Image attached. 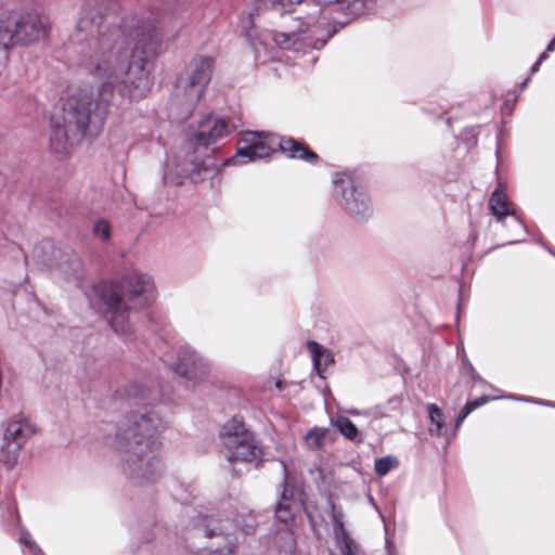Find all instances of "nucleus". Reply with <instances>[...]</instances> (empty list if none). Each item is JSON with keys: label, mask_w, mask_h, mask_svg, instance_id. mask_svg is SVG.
Returning <instances> with one entry per match:
<instances>
[{"label": "nucleus", "mask_w": 555, "mask_h": 555, "mask_svg": "<svg viewBox=\"0 0 555 555\" xmlns=\"http://www.w3.org/2000/svg\"><path fill=\"white\" fill-rule=\"evenodd\" d=\"M327 21V14L317 17L315 20L308 18L307 12L302 16L291 18L293 25L288 26L284 31H274L272 38L281 49H289L296 41V35L307 31L310 27L317 24H323Z\"/></svg>", "instance_id": "15"}, {"label": "nucleus", "mask_w": 555, "mask_h": 555, "mask_svg": "<svg viewBox=\"0 0 555 555\" xmlns=\"http://www.w3.org/2000/svg\"><path fill=\"white\" fill-rule=\"evenodd\" d=\"M335 427L351 441L361 442L362 437L356 425L346 416H338L334 422Z\"/></svg>", "instance_id": "21"}, {"label": "nucleus", "mask_w": 555, "mask_h": 555, "mask_svg": "<svg viewBox=\"0 0 555 555\" xmlns=\"http://www.w3.org/2000/svg\"><path fill=\"white\" fill-rule=\"evenodd\" d=\"M232 128L228 121L217 116L202 119L191 134V141L196 145L209 146L228 137Z\"/></svg>", "instance_id": "14"}, {"label": "nucleus", "mask_w": 555, "mask_h": 555, "mask_svg": "<svg viewBox=\"0 0 555 555\" xmlns=\"http://www.w3.org/2000/svg\"><path fill=\"white\" fill-rule=\"evenodd\" d=\"M257 526V516L254 512L242 511L236 515L235 527L244 534H254Z\"/></svg>", "instance_id": "19"}, {"label": "nucleus", "mask_w": 555, "mask_h": 555, "mask_svg": "<svg viewBox=\"0 0 555 555\" xmlns=\"http://www.w3.org/2000/svg\"><path fill=\"white\" fill-rule=\"evenodd\" d=\"M333 195L339 206L354 220L363 221L372 216V201L365 190L350 176L334 179Z\"/></svg>", "instance_id": "8"}, {"label": "nucleus", "mask_w": 555, "mask_h": 555, "mask_svg": "<svg viewBox=\"0 0 555 555\" xmlns=\"http://www.w3.org/2000/svg\"><path fill=\"white\" fill-rule=\"evenodd\" d=\"M307 17L315 20L325 14L341 12L350 17L357 16L366 9V0H310L307 4Z\"/></svg>", "instance_id": "13"}, {"label": "nucleus", "mask_w": 555, "mask_h": 555, "mask_svg": "<svg viewBox=\"0 0 555 555\" xmlns=\"http://www.w3.org/2000/svg\"><path fill=\"white\" fill-rule=\"evenodd\" d=\"M34 255L39 262L64 275L72 274L79 267V261L72 251L63 250L50 241L36 246Z\"/></svg>", "instance_id": "11"}, {"label": "nucleus", "mask_w": 555, "mask_h": 555, "mask_svg": "<svg viewBox=\"0 0 555 555\" xmlns=\"http://www.w3.org/2000/svg\"><path fill=\"white\" fill-rule=\"evenodd\" d=\"M155 17L125 22L107 0H86L76 25L77 40L86 34L83 57L96 90L85 88L69 95L61 116L51 121L50 146L67 154L79 143L94 119L102 120L117 93L131 101L146 96L152 87L153 62L162 38Z\"/></svg>", "instance_id": "1"}, {"label": "nucleus", "mask_w": 555, "mask_h": 555, "mask_svg": "<svg viewBox=\"0 0 555 555\" xmlns=\"http://www.w3.org/2000/svg\"><path fill=\"white\" fill-rule=\"evenodd\" d=\"M332 518L336 526V528L341 532L343 535V544H344V553L345 555H351V547L353 544L352 539L346 532L344 527V514L340 509H337L334 505L332 506Z\"/></svg>", "instance_id": "22"}, {"label": "nucleus", "mask_w": 555, "mask_h": 555, "mask_svg": "<svg viewBox=\"0 0 555 555\" xmlns=\"http://www.w3.org/2000/svg\"><path fill=\"white\" fill-rule=\"evenodd\" d=\"M527 82H528V79H526V80L522 82L521 87L524 88V87L527 85Z\"/></svg>", "instance_id": "34"}, {"label": "nucleus", "mask_w": 555, "mask_h": 555, "mask_svg": "<svg viewBox=\"0 0 555 555\" xmlns=\"http://www.w3.org/2000/svg\"><path fill=\"white\" fill-rule=\"evenodd\" d=\"M220 437L228 451V460L232 464L251 463L261 455V449L255 436L237 418H232L222 426Z\"/></svg>", "instance_id": "6"}, {"label": "nucleus", "mask_w": 555, "mask_h": 555, "mask_svg": "<svg viewBox=\"0 0 555 555\" xmlns=\"http://www.w3.org/2000/svg\"><path fill=\"white\" fill-rule=\"evenodd\" d=\"M470 406H465L461 410L459 416L456 417V421H455V426L459 427L461 425V423L472 413L470 412Z\"/></svg>", "instance_id": "30"}, {"label": "nucleus", "mask_w": 555, "mask_h": 555, "mask_svg": "<svg viewBox=\"0 0 555 555\" xmlns=\"http://www.w3.org/2000/svg\"><path fill=\"white\" fill-rule=\"evenodd\" d=\"M93 293L105 320L116 333L124 335L130 333L131 312L150 306L156 296L152 278L137 270L128 272L119 281L94 285Z\"/></svg>", "instance_id": "3"}, {"label": "nucleus", "mask_w": 555, "mask_h": 555, "mask_svg": "<svg viewBox=\"0 0 555 555\" xmlns=\"http://www.w3.org/2000/svg\"><path fill=\"white\" fill-rule=\"evenodd\" d=\"M545 59H546V54H545V52H544V53H542V54L539 56V59H538V61H537V62H540V64H541Z\"/></svg>", "instance_id": "33"}, {"label": "nucleus", "mask_w": 555, "mask_h": 555, "mask_svg": "<svg viewBox=\"0 0 555 555\" xmlns=\"http://www.w3.org/2000/svg\"><path fill=\"white\" fill-rule=\"evenodd\" d=\"M36 433L37 427L35 423L26 417L21 416L8 421L0 453V462L8 469H12L16 465L21 450Z\"/></svg>", "instance_id": "9"}, {"label": "nucleus", "mask_w": 555, "mask_h": 555, "mask_svg": "<svg viewBox=\"0 0 555 555\" xmlns=\"http://www.w3.org/2000/svg\"><path fill=\"white\" fill-rule=\"evenodd\" d=\"M427 411H428V415H429V420H430L431 424L435 425V428H431L429 430L430 434L431 435H436V436H440L441 435V430H442L443 425H444V414H443V412L441 411L440 408H438V405H436L434 403L428 404Z\"/></svg>", "instance_id": "24"}, {"label": "nucleus", "mask_w": 555, "mask_h": 555, "mask_svg": "<svg viewBox=\"0 0 555 555\" xmlns=\"http://www.w3.org/2000/svg\"><path fill=\"white\" fill-rule=\"evenodd\" d=\"M201 527L205 537L212 541L208 547L194 555H233L237 540L232 532V525L228 520L204 518Z\"/></svg>", "instance_id": "10"}, {"label": "nucleus", "mask_w": 555, "mask_h": 555, "mask_svg": "<svg viewBox=\"0 0 555 555\" xmlns=\"http://www.w3.org/2000/svg\"><path fill=\"white\" fill-rule=\"evenodd\" d=\"M274 385H275V387H276L279 390H281V389H282V386H283V382H282L281 379H278V380L275 382V384H274Z\"/></svg>", "instance_id": "32"}, {"label": "nucleus", "mask_w": 555, "mask_h": 555, "mask_svg": "<svg viewBox=\"0 0 555 555\" xmlns=\"http://www.w3.org/2000/svg\"><path fill=\"white\" fill-rule=\"evenodd\" d=\"M540 65H541V64H540V62H535V63L532 65V67H531V72H532V73L537 72V70L539 69Z\"/></svg>", "instance_id": "31"}, {"label": "nucleus", "mask_w": 555, "mask_h": 555, "mask_svg": "<svg viewBox=\"0 0 555 555\" xmlns=\"http://www.w3.org/2000/svg\"><path fill=\"white\" fill-rule=\"evenodd\" d=\"M48 33L46 17L35 12H10L0 18V51H7L14 44H35Z\"/></svg>", "instance_id": "5"}, {"label": "nucleus", "mask_w": 555, "mask_h": 555, "mask_svg": "<svg viewBox=\"0 0 555 555\" xmlns=\"http://www.w3.org/2000/svg\"><path fill=\"white\" fill-rule=\"evenodd\" d=\"M20 542L28 548L31 555H42L40 547L33 540L30 533L27 530L20 531Z\"/></svg>", "instance_id": "28"}, {"label": "nucleus", "mask_w": 555, "mask_h": 555, "mask_svg": "<svg viewBox=\"0 0 555 555\" xmlns=\"http://www.w3.org/2000/svg\"><path fill=\"white\" fill-rule=\"evenodd\" d=\"M176 173L177 176H173L171 170H167L164 175L165 181L179 185L182 184V178L190 177L195 180L194 176L199 173V164L192 160L186 164H177Z\"/></svg>", "instance_id": "18"}, {"label": "nucleus", "mask_w": 555, "mask_h": 555, "mask_svg": "<svg viewBox=\"0 0 555 555\" xmlns=\"http://www.w3.org/2000/svg\"><path fill=\"white\" fill-rule=\"evenodd\" d=\"M307 349L311 354L313 367L315 369L318 375L321 378H324L325 370L328 365L334 363L333 353L314 340H309L307 343Z\"/></svg>", "instance_id": "17"}, {"label": "nucleus", "mask_w": 555, "mask_h": 555, "mask_svg": "<svg viewBox=\"0 0 555 555\" xmlns=\"http://www.w3.org/2000/svg\"><path fill=\"white\" fill-rule=\"evenodd\" d=\"M166 422L147 405L128 413L119 422L111 444L125 453V472L134 481H154L160 476L157 435Z\"/></svg>", "instance_id": "2"}, {"label": "nucleus", "mask_w": 555, "mask_h": 555, "mask_svg": "<svg viewBox=\"0 0 555 555\" xmlns=\"http://www.w3.org/2000/svg\"><path fill=\"white\" fill-rule=\"evenodd\" d=\"M397 465H398V460L396 457L385 456V457L377 459L375 461L374 468L378 476H385Z\"/></svg>", "instance_id": "26"}, {"label": "nucleus", "mask_w": 555, "mask_h": 555, "mask_svg": "<svg viewBox=\"0 0 555 555\" xmlns=\"http://www.w3.org/2000/svg\"><path fill=\"white\" fill-rule=\"evenodd\" d=\"M149 388L139 383H131L126 385L122 389L116 391V395L126 400H144L149 396Z\"/></svg>", "instance_id": "20"}, {"label": "nucleus", "mask_w": 555, "mask_h": 555, "mask_svg": "<svg viewBox=\"0 0 555 555\" xmlns=\"http://www.w3.org/2000/svg\"><path fill=\"white\" fill-rule=\"evenodd\" d=\"M214 70L210 56L198 55L191 60L184 75L177 86V98H182L185 111L190 113L199 101L204 89L209 83Z\"/></svg>", "instance_id": "7"}, {"label": "nucleus", "mask_w": 555, "mask_h": 555, "mask_svg": "<svg viewBox=\"0 0 555 555\" xmlns=\"http://www.w3.org/2000/svg\"><path fill=\"white\" fill-rule=\"evenodd\" d=\"M489 400L488 397H481L477 400H474V401H469L465 404V406H470V412H473L475 409L479 408L480 405H482L483 403H486L487 401Z\"/></svg>", "instance_id": "29"}, {"label": "nucleus", "mask_w": 555, "mask_h": 555, "mask_svg": "<svg viewBox=\"0 0 555 555\" xmlns=\"http://www.w3.org/2000/svg\"><path fill=\"white\" fill-rule=\"evenodd\" d=\"M280 149L286 156L314 164L318 155L294 139H283L274 134L248 131L238 141L236 155L229 159L233 164H246L268 157Z\"/></svg>", "instance_id": "4"}, {"label": "nucleus", "mask_w": 555, "mask_h": 555, "mask_svg": "<svg viewBox=\"0 0 555 555\" xmlns=\"http://www.w3.org/2000/svg\"><path fill=\"white\" fill-rule=\"evenodd\" d=\"M328 430L324 428H312L305 437V443L308 449L318 450L323 447Z\"/></svg>", "instance_id": "23"}, {"label": "nucleus", "mask_w": 555, "mask_h": 555, "mask_svg": "<svg viewBox=\"0 0 555 555\" xmlns=\"http://www.w3.org/2000/svg\"><path fill=\"white\" fill-rule=\"evenodd\" d=\"M489 208L492 214L496 217L498 221L504 222L507 217H512L509 225L518 231L525 232L526 228L518 217L515 216L514 210L511 208V203L507 199L506 194L503 190V184L499 181L498 186L492 192L489 199Z\"/></svg>", "instance_id": "16"}, {"label": "nucleus", "mask_w": 555, "mask_h": 555, "mask_svg": "<svg viewBox=\"0 0 555 555\" xmlns=\"http://www.w3.org/2000/svg\"><path fill=\"white\" fill-rule=\"evenodd\" d=\"M210 370V362L191 347H181L178 350L175 364L178 375L192 382H199L209 374Z\"/></svg>", "instance_id": "12"}, {"label": "nucleus", "mask_w": 555, "mask_h": 555, "mask_svg": "<svg viewBox=\"0 0 555 555\" xmlns=\"http://www.w3.org/2000/svg\"><path fill=\"white\" fill-rule=\"evenodd\" d=\"M93 235L102 242H108L111 238V224L104 219H100L93 224Z\"/></svg>", "instance_id": "27"}, {"label": "nucleus", "mask_w": 555, "mask_h": 555, "mask_svg": "<svg viewBox=\"0 0 555 555\" xmlns=\"http://www.w3.org/2000/svg\"><path fill=\"white\" fill-rule=\"evenodd\" d=\"M291 499L287 495V490L284 489L281 501L278 503L275 515L276 518L282 522H288L292 519L293 514L289 506Z\"/></svg>", "instance_id": "25"}]
</instances>
